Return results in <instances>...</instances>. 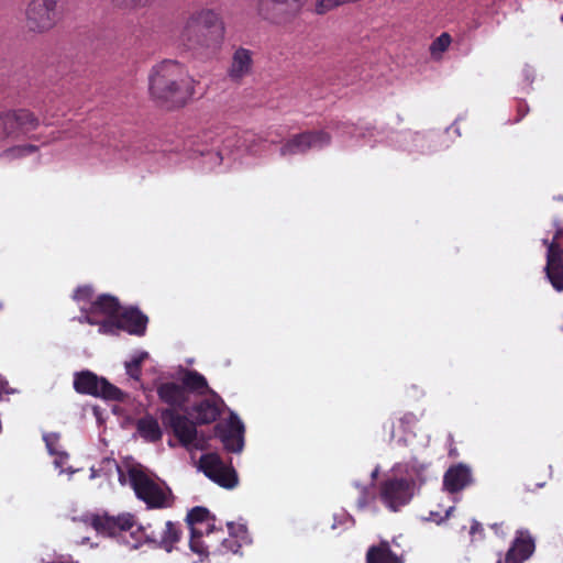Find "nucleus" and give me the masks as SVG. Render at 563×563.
<instances>
[{
  "mask_svg": "<svg viewBox=\"0 0 563 563\" xmlns=\"http://www.w3.org/2000/svg\"><path fill=\"white\" fill-rule=\"evenodd\" d=\"M181 528L178 522L166 521L165 530L161 534L159 539L152 532L151 536L146 534V539L150 542H157L158 547L164 549L166 552H172L175 544L180 541Z\"/></svg>",
  "mask_w": 563,
  "mask_h": 563,
  "instance_id": "obj_21",
  "label": "nucleus"
},
{
  "mask_svg": "<svg viewBox=\"0 0 563 563\" xmlns=\"http://www.w3.org/2000/svg\"><path fill=\"white\" fill-rule=\"evenodd\" d=\"M307 0H257V14L265 21L285 25L294 21L301 12Z\"/></svg>",
  "mask_w": 563,
  "mask_h": 563,
  "instance_id": "obj_5",
  "label": "nucleus"
},
{
  "mask_svg": "<svg viewBox=\"0 0 563 563\" xmlns=\"http://www.w3.org/2000/svg\"><path fill=\"white\" fill-rule=\"evenodd\" d=\"M235 544V541H230V540H223V545L227 548V549H230V550H233V544Z\"/></svg>",
  "mask_w": 563,
  "mask_h": 563,
  "instance_id": "obj_41",
  "label": "nucleus"
},
{
  "mask_svg": "<svg viewBox=\"0 0 563 563\" xmlns=\"http://www.w3.org/2000/svg\"><path fill=\"white\" fill-rule=\"evenodd\" d=\"M209 517V510L205 507H194L188 514H187V523L194 528L192 526L196 523H201L206 521Z\"/></svg>",
  "mask_w": 563,
  "mask_h": 563,
  "instance_id": "obj_29",
  "label": "nucleus"
},
{
  "mask_svg": "<svg viewBox=\"0 0 563 563\" xmlns=\"http://www.w3.org/2000/svg\"><path fill=\"white\" fill-rule=\"evenodd\" d=\"M497 563H503V561H501V560H498V562H497Z\"/></svg>",
  "mask_w": 563,
  "mask_h": 563,
  "instance_id": "obj_46",
  "label": "nucleus"
},
{
  "mask_svg": "<svg viewBox=\"0 0 563 563\" xmlns=\"http://www.w3.org/2000/svg\"><path fill=\"white\" fill-rule=\"evenodd\" d=\"M44 440L46 441V445L51 453H54V450L52 448L53 441H49V437H44Z\"/></svg>",
  "mask_w": 563,
  "mask_h": 563,
  "instance_id": "obj_42",
  "label": "nucleus"
},
{
  "mask_svg": "<svg viewBox=\"0 0 563 563\" xmlns=\"http://www.w3.org/2000/svg\"><path fill=\"white\" fill-rule=\"evenodd\" d=\"M114 7L125 10H136L148 4L150 0H111Z\"/></svg>",
  "mask_w": 563,
  "mask_h": 563,
  "instance_id": "obj_31",
  "label": "nucleus"
},
{
  "mask_svg": "<svg viewBox=\"0 0 563 563\" xmlns=\"http://www.w3.org/2000/svg\"><path fill=\"white\" fill-rule=\"evenodd\" d=\"M510 548L515 549L521 559L527 560L534 551V541L530 536H520L515 539Z\"/></svg>",
  "mask_w": 563,
  "mask_h": 563,
  "instance_id": "obj_25",
  "label": "nucleus"
},
{
  "mask_svg": "<svg viewBox=\"0 0 563 563\" xmlns=\"http://www.w3.org/2000/svg\"><path fill=\"white\" fill-rule=\"evenodd\" d=\"M40 119L27 109H18L0 113V136L18 140L36 130Z\"/></svg>",
  "mask_w": 563,
  "mask_h": 563,
  "instance_id": "obj_6",
  "label": "nucleus"
},
{
  "mask_svg": "<svg viewBox=\"0 0 563 563\" xmlns=\"http://www.w3.org/2000/svg\"><path fill=\"white\" fill-rule=\"evenodd\" d=\"M210 394L213 396L211 399H203L194 407L196 420L199 424L212 423L221 415L220 405L223 404V400L214 391Z\"/></svg>",
  "mask_w": 563,
  "mask_h": 563,
  "instance_id": "obj_19",
  "label": "nucleus"
},
{
  "mask_svg": "<svg viewBox=\"0 0 563 563\" xmlns=\"http://www.w3.org/2000/svg\"><path fill=\"white\" fill-rule=\"evenodd\" d=\"M245 428L240 418L231 413L225 423L214 426V434L220 439L223 448L231 453H240L244 448Z\"/></svg>",
  "mask_w": 563,
  "mask_h": 563,
  "instance_id": "obj_12",
  "label": "nucleus"
},
{
  "mask_svg": "<svg viewBox=\"0 0 563 563\" xmlns=\"http://www.w3.org/2000/svg\"><path fill=\"white\" fill-rule=\"evenodd\" d=\"M253 52L239 47L234 51L231 64L228 68V76L233 81H241L244 77L251 74L253 68Z\"/></svg>",
  "mask_w": 563,
  "mask_h": 563,
  "instance_id": "obj_18",
  "label": "nucleus"
},
{
  "mask_svg": "<svg viewBox=\"0 0 563 563\" xmlns=\"http://www.w3.org/2000/svg\"><path fill=\"white\" fill-rule=\"evenodd\" d=\"M229 529H233L234 525L232 522L228 523Z\"/></svg>",
  "mask_w": 563,
  "mask_h": 563,
  "instance_id": "obj_45",
  "label": "nucleus"
},
{
  "mask_svg": "<svg viewBox=\"0 0 563 563\" xmlns=\"http://www.w3.org/2000/svg\"><path fill=\"white\" fill-rule=\"evenodd\" d=\"M74 389L78 394L104 400L123 401L125 398V394L119 387L88 369L74 375Z\"/></svg>",
  "mask_w": 563,
  "mask_h": 563,
  "instance_id": "obj_4",
  "label": "nucleus"
},
{
  "mask_svg": "<svg viewBox=\"0 0 563 563\" xmlns=\"http://www.w3.org/2000/svg\"><path fill=\"white\" fill-rule=\"evenodd\" d=\"M200 467L205 475L223 488H234L238 484L235 470L225 464L218 454L209 453L200 457Z\"/></svg>",
  "mask_w": 563,
  "mask_h": 563,
  "instance_id": "obj_10",
  "label": "nucleus"
},
{
  "mask_svg": "<svg viewBox=\"0 0 563 563\" xmlns=\"http://www.w3.org/2000/svg\"><path fill=\"white\" fill-rule=\"evenodd\" d=\"M119 331H121V328L118 317H108L99 323V333L101 334L114 335Z\"/></svg>",
  "mask_w": 563,
  "mask_h": 563,
  "instance_id": "obj_30",
  "label": "nucleus"
},
{
  "mask_svg": "<svg viewBox=\"0 0 563 563\" xmlns=\"http://www.w3.org/2000/svg\"><path fill=\"white\" fill-rule=\"evenodd\" d=\"M552 242L559 243V245L563 249V228L556 232Z\"/></svg>",
  "mask_w": 563,
  "mask_h": 563,
  "instance_id": "obj_39",
  "label": "nucleus"
},
{
  "mask_svg": "<svg viewBox=\"0 0 563 563\" xmlns=\"http://www.w3.org/2000/svg\"><path fill=\"white\" fill-rule=\"evenodd\" d=\"M101 465L107 467L109 471H112L114 468L120 473V477L123 476L121 467L114 459L106 457L102 460Z\"/></svg>",
  "mask_w": 563,
  "mask_h": 563,
  "instance_id": "obj_37",
  "label": "nucleus"
},
{
  "mask_svg": "<svg viewBox=\"0 0 563 563\" xmlns=\"http://www.w3.org/2000/svg\"><path fill=\"white\" fill-rule=\"evenodd\" d=\"M24 152V155H30V154H33L35 152L38 151V146L36 145H33V144H26V145H16V146H12V151L11 152Z\"/></svg>",
  "mask_w": 563,
  "mask_h": 563,
  "instance_id": "obj_36",
  "label": "nucleus"
},
{
  "mask_svg": "<svg viewBox=\"0 0 563 563\" xmlns=\"http://www.w3.org/2000/svg\"><path fill=\"white\" fill-rule=\"evenodd\" d=\"M189 547L194 553L198 554L201 558L208 556L209 554L208 547L205 544L202 540V533L195 528H191Z\"/></svg>",
  "mask_w": 563,
  "mask_h": 563,
  "instance_id": "obj_28",
  "label": "nucleus"
},
{
  "mask_svg": "<svg viewBox=\"0 0 563 563\" xmlns=\"http://www.w3.org/2000/svg\"><path fill=\"white\" fill-rule=\"evenodd\" d=\"M415 483L407 478H387L379 485V498L393 512L408 505L413 497Z\"/></svg>",
  "mask_w": 563,
  "mask_h": 563,
  "instance_id": "obj_8",
  "label": "nucleus"
},
{
  "mask_svg": "<svg viewBox=\"0 0 563 563\" xmlns=\"http://www.w3.org/2000/svg\"><path fill=\"white\" fill-rule=\"evenodd\" d=\"M134 526L133 516L130 514L119 515L117 517L102 515L95 516L92 519V527L101 533L108 536H117L122 531H128Z\"/></svg>",
  "mask_w": 563,
  "mask_h": 563,
  "instance_id": "obj_15",
  "label": "nucleus"
},
{
  "mask_svg": "<svg viewBox=\"0 0 563 563\" xmlns=\"http://www.w3.org/2000/svg\"><path fill=\"white\" fill-rule=\"evenodd\" d=\"M44 440L46 441V445L51 453H54V450L52 448L53 441H49V437H44Z\"/></svg>",
  "mask_w": 563,
  "mask_h": 563,
  "instance_id": "obj_43",
  "label": "nucleus"
},
{
  "mask_svg": "<svg viewBox=\"0 0 563 563\" xmlns=\"http://www.w3.org/2000/svg\"><path fill=\"white\" fill-rule=\"evenodd\" d=\"M120 328L130 334L142 336L146 332L148 318L134 307L124 309L118 314Z\"/></svg>",
  "mask_w": 563,
  "mask_h": 563,
  "instance_id": "obj_17",
  "label": "nucleus"
},
{
  "mask_svg": "<svg viewBox=\"0 0 563 563\" xmlns=\"http://www.w3.org/2000/svg\"><path fill=\"white\" fill-rule=\"evenodd\" d=\"M374 499V496L369 494L366 487H363L361 490V495L356 500V506L360 510L365 509L369 503Z\"/></svg>",
  "mask_w": 563,
  "mask_h": 563,
  "instance_id": "obj_33",
  "label": "nucleus"
},
{
  "mask_svg": "<svg viewBox=\"0 0 563 563\" xmlns=\"http://www.w3.org/2000/svg\"><path fill=\"white\" fill-rule=\"evenodd\" d=\"M525 560L521 559L520 555L515 551V549L509 548L506 555L505 561L503 563H522Z\"/></svg>",
  "mask_w": 563,
  "mask_h": 563,
  "instance_id": "obj_35",
  "label": "nucleus"
},
{
  "mask_svg": "<svg viewBox=\"0 0 563 563\" xmlns=\"http://www.w3.org/2000/svg\"><path fill=\"white\" fill-rule=\"evenodd\" d=\"M452 42V37L449 33L444 32L438 36L430 45V53L433 58H440L441 54L444 53Z\"/></svg>",
  "mask_w": 563,
  "mask_h": 563,
  "instance_id": "obj_27",
  "label": "nucleus"
},
{
  "mask_svg": "<svg viewBox=\"0 0 563 563\" xmlns=\"http://www.w3.org/2000/svg\"><path fill=\"white\" fill-rule=\"evenodd\" d=\"M545 274L556 291H563V249L551 242L547 252Z\"/></svg>",
  "mask_w": 563,
  "mask_h": 563,
  "instance_id": "obj_14",
  "label": "nucleus"
},
{
  "mask_svg": "<svg viewBox=\"0 0 563 563\" xmlns=\"http://www.w3.org/2000/svg\"><path fill=\"white\" fill-rule=\"evenodd\" d=\"M183 387L188 391H196L199 395L213 391L209 388L208 382L203 375L197 371H187L183 377Z\"/></svg>",
  "mask_w": 563,
  "mask_h": 563,
  "instance_id": "obj_24",
  "label": "nucleus"
},
{
  "mask_svg": "<svg viewBox=\"0 0 563 563\" xmlns=\"http://www.w3.org/2000/svg\"><path fill=\"white\" fill-rule=\"evenodd\" d=\"M26 26L31 32L44 33L59 19L56 0H31L26 8Z\"/></svg>",
  "mask_w": 563,
  "mask_h": 563,
  "instance_id": "obj_7",
  "label": "nucleus"
},
{
  "mask_svg": "<svg viewBox=\"0 0 563 563\" xmlns=\"http://www.w3.org/2000/svg\"><path fill=\"white\" fill-rule=\"evenodd\" d=\"M121 310V305L117 297L103 294L97 297L91 302L92 313L104 314L107 317H118Z\"/></svg>",
  "mask_w": 563,
  "mask_h": 563,
  "instance_id": "obj_23",
  "label": "nucleus"
},
{
  "mask_svg": "<svg viewBox=\"0 0 563 563\" xmlns=\"http://www.w3.org/2000/svg\"><path fill=\"white\" fill-rule=\"evenodd\" d=\"M148 357V353L143 351L135 354L131 361L125 362L126 374L135 379L140 380L142 374V364Z\"/></svg>",
  "mask_w": 563,
  "mask_h": 563,
  "instance_id": "obj_26",
  "label": "nucleus"
},
{
  "mask_svg": "<svg viewBox=\"0 0 563 563\" xmlns=\"http://www.w3.org/2000/svg\"><path fill=\"white\" fill-rule=\"evenodd\" d=\"M365 563H404V555L395 552L389 541L383 540L367 549Z\"/></svg>",
  "mask_w": 563,
  "mask_h": 563,
  "instance_id": "obj_20",
  "label": "nucleus"
},
{
  "mask_svg": "<svg viewBox=\"0 0 563 563\" xmlns=\"http://www.w3.org/2000/svg\"><path fill=\"white\" fill-rule=\"evenodd\" d=\"M331 135L322 130L308 131L294 135L280 148V154L296 155L303 154L310 148H321L329 145Z\"/></svg>",
  "mask_w": 563,
  "mask_h": 563,
  "instance_id": "obj_11",
  "label": "nucleus"
},
{
  "mask_svg": "<svg viewBox=\"0 0 563 563\" xmlns=\"http://www.w3.org/2000/svg\"><path fill=\"white\" fill-rule=\"evenodd\" d=\"M93 296V288L89 285H82L75 289L73 299L76 301H90Z\"/></svg>",
  "mask_w": 563,
  "mask_h": 563,
  "instance_id": "obj_32",
  "label": "nucleus"
},
{
  "mask_svg": "<svg viewBox=\"0 0 563 563\" xmlns=\"http://www.w3.org/2000/svg\"><path fill=\"white\" fill-rule=\"evenodd\" d=\"M163 426L169 429L184 448H189L197 439L196 422L172 408L159 411Z\"/></svg>",
  "mask_w": 563,
  "mask_h": 563,
  "instance_id": "obj_9",
  "label": "nucleus"
},
{
  "mask_svg": "<svg viewBox=\"0 0 563 563\" xmlns=\"http://www.w3.org/2000/svg\"><path fill=\"white\" fill-rule=\"evenodd\" d=\"M150 95L162 106L174 109L184 107L194 96V79L176 60H163L148 76Z\"/></svg>",
  "mask_w": 563,
  "mask_h": 563,
  "instance_id": "obj_1",
  "label": "nucleus"
},
{
  "mask_svg": "<svg viewBox=\"0 0 563 563\" xmlns=\"http://www.w3.org/2000/svg\"><path fill=\"white\" fill-rule=\"evenodd\" d=\"M11 151H12V147L4 150L2 152V154H1V156L10 158V159L20 158V157L25 156L24 152H20V151L19 152H11Z\"/></svg>",
  "mask_w": 563,
  "mask_h": 563,
  "instance_id": "obj_38",
  "label": "nucleus"
},
{
  "mask_svg": "<svg viewBox=\"0 0 563 563\" xmlns=\"http://www.w3.org/2000/svg\"><path fill=\"white\" fill-rule=\"evenodd\" d=\"M478 530H482V526L479 522L477 521H474V523L472 525L471 527V533L474 534L475 532H477Z\"/></svg>",
  "mask_w": 563,
  "mask_h": 563,
  "instance_id": "obj_40",
  "label": "nucleus"
},
{
  "mask_svg": "<svg viewBox=\"0 0 563 563\" xmlns=\"http://www.w3.org/2000/svg\"><path fill=\"white\" fill-rule=\"evenodd\" d=\"M561 22H563V15L561 16Z\"/></svg>",
  "mask_w": 563,
  "mask_h": 563,
  "instance_id": "obj_47",
  "label": "nucleus"
},
{
  "mask_svg": "<svg viewBox=\"0 0 563 563\" xmlns=\"http://www.w3.org/2000/svg\"><path fill=\"white\" fill-rule=\"evenodd\" d=\"M225 27L218 12L212 9L194 11L187 19L180 40L192 49L218 51L224 40Z\"/></svg>",
  "mask_w": 563,
  "mask_h": 563,
  "instance_id": "obj_2",
  "label": "nucleus"
},
{
  "mask_svg": "<svg viewBox=\"0 0 563 563\" xmlns=\"http://www.w3.org/2000/svg\"><path fill=\"white\" fill-rule=\"evenodd\" d=\"M473 483L472 468L464 463L451 465L443 475V489L449 494H457Z\"/></svg>",
  "mask_w": 563,
  "mask_h": 563,
  "instance_id": "obj_13",
  "label": "nucleus"
},
{
  "mask_svg": "<svg viewBox=\"0 0 563 563\" xmlns=\"http://www.w3.org/2000/svg\"><path fill=\"white\" fill-rule=\"evenodd\" d=\"M136 431L148 443L159 442L163 438V430L158 420L152 415H145L136 421Z\"/></svg>",
  "mask_w": 563,
  "mask_h": 563,
  "instance_id": "obj_22",
  "label": "nucleus"
},
{
  "mask_svg": "<svg viewBox=\"0 0 563 563\" xmlns=\"http://www.w3.org/2000/svg\"><path fill=\"white\" fill-rule=\"evenodd\" d=\"M99 313H92L91 307L86 311L84 316L79 318L81 323L86 322L91 325H99L100 321L96 318Z\"/></svg>",
  "mask_w": 563,
  "mask_h": 563,
  "instance_id": "obj_34",
  "label": "nucleus"
},
{
  "mask_svg": "<svg viewBox=\"0 0 563 563\" xmlns=\"http://www.w3.org/2000/svg\"><path fill=\"white\" fill-rule=\"evenodd\" d=\"M128 474L130 485L136 497L144 501L147 508L163 509L173 506L174 495L172 489L166 485L162 486L156 483L142 467L132 466Z\"/></svg>",
  "mask_w": 563,
  "mask_h": 563,
  "instance_id": "obj_3",
  "label": "nucleus"
},
{
  "mask_svg": "<svg viewBox=\"0 0 563 563\" xmlns=\"http://www.w3.org/2000/svg\"><path fill=\"white\" fill-rule=\"evenodd\" d=\"M156 391L161 401L167 404L169 406L168 408L175 409L176 411L186 408L189 396L181 385L174 382L162 383L158 385Z\"/></svg>",
  "mask_w": 563,
  "mask_h": 563,
  "instance_id": "obj_16",
  "label": "nucleus"
},
{
  "mask_svg": "<svg viewBox=\"0 0 563 563\" xmlns=\"http://www.w3.org/2000/svg\"><path fill=\"white\" fill-rule=\"evenodd\" d=\"M409 418H412V413L406 415V416L404 417V419H409Z\"/></svg>",
  "mask_w": 563,
  "mask_h": 563,
  "instance_id": "obj_44",
  "label": "nucleus"
}]
</instances>
